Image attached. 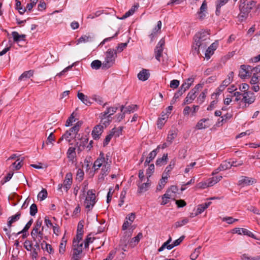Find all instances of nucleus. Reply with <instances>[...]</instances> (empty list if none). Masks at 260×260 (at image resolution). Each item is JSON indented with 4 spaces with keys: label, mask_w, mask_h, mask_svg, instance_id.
Here are the masks:
<instances>
[{
    "label": "nucleus",
    "mask_w": 260,
    "mask_h": 260,
    "mask_svg": "<svg viewBox=\"0 0 260 260\" xmlns=\"http://www.w3.org/2000/svg\"><path fill=\"white\" fill-rule=\"evenodd\" d=\"M73 183V175L71 172L66 174L63 181V188L67 192L71 188Z\"/></svg>",
    "instance_id": "obj_12"
},
{
    "label": "nucleus",
    "mask_w": 260,
    "mask_h": 260,
    "mask_svg": "<svg viewBox=\"0 0 260 260\" xmlns=\"http://www.w3.org/2000/svg\"><path fill=\"white\" fill-rule=\"evenodd\" d=\"M41 230L37 228H33L31 232V236L33 240H37V235L40 232Z\"/></svg>",
    "instance_id": "obj_60"
},
{
    "label": "nucleus",
    "mask_w": 260,
    "mask_h": 260,
    "mask_svg": "<svg viewBox=\"0 0 260 260\" xmlns=\"http://www.w3.org/2000/svg\"><path fill=\"white\" fill-rule=\"evenodd\" d=\"M41 230L37 228H33L31 232V236L33 240H37V235L40 232Z\"/></svg>",
    "instance_id": "obj_61"
},
{
    "label": "nucleus",
    "mask_w": 260,
    "mask_h": 260,
    "mask_svg": "<svg viewBox=\"0 0 260 260\" xmlns=\"http://www.w3.org/2000/svg\"><path fill=\"white\" fill-rule=\"evenodd\" d=\"M150 76L149 71L146 69H143L138 74V78L140 80L145 81L147 80Z\"/></svg>",
    "instance_id": "obj_19"
},
{
    "label": "nucleus",
    "mask_w": 260,
    "mask_h": 260,
    "mask_svg": "<svg viewBox=\"0 0 260 260\" xmlns=\"http://www.w3.org/2000/svg\"><path fill=\"white\" fill-rule=\"evenodd\" d=\"M177 136V134L175 133V131H170L169 133V134L168 135L167 141L170 143V144H171L173 141V140L176 138Z\"/></svg>",
    "instance_id": "obj_40"
},
{
    "label": "nucleus",
    "mask_w": 260,
    "mask_h": 260,
    "mask_svg": "<svg viewBox=\"0 0 260 260\" xmlns=\"http://www.w3.org/2000/svg\"><path fill=\"white\" fill-rule=\"evenodd\" d=\"M209 31L208 30H202L196 34L194 37L195 46H193V54L198 55L200 54V49H205L209 44Z\"/></svg>",
    "instance_id": "obj_1"
},
{
    "label": "nucleus",
    "mask_w": 260,
    "mask_h": 260,
    "mask_svg": "<svg viewBox=\"0 0 260 260\" xmlns=\"http://www.w3.org/2000/svg\"><path fill=\"white\" fill-rule=\"evenodd\" d=\"M81 241L73 240V253L72 258L73 260H79L81 254L82 252L83 243Z\"/></svg>",
    "instance_id": "obj_5"
},
{
    "label": "nucleus",
    "mask_w": 260,
    "mask_h": 260,
    "mask_svg": "<svg viewBox=\"0 0 260 260\" xmlns=\"http://www.w3.org/2000/svg\"><path fill=\"white\" fill-rule=\"evenodd\" d=\"M75 121V118L74 116V113H72L71 115V116L67 119V120L66 122V126H70L72 124V123Z\"/></svg>",
    "instance_id": "obj_58"
},
{
    "label": "nucleus",
    "mask_w": 260,
    "mask_h": 260,
    "mask_svg": "<svg viewBox=\"0 0 260 260\" xmlns=\"http://www.w3.org/2000/svg\"><path fill=\"white\" fill-rule=\"evenodd\" d=\"M180 82L178 80L174 79L172 80L170 82V87L173 89L177 88L179 85Z\"/></svg>",
    "instance_id": "obj_64"
},
{
    "label": "nucleus",
    "mask_w": 260,
    "mask_h": 260,
    "mask_svg": "<svg viewBox=\"0 0 260 260\" xmlns=\"http://www.w3.org/2000/svg\"><path fill=\"white\" fill-rule=\"evenodd\" d=\"M183 94V93L181 91H180V90H178V91L174 94V95L172 100L171 101V105L174 104L175 103V102L176 101L177 99H178Z\"/></svg>",
    "instance_id": "obj_49"
},
{
    "label": "nucleus",
    "mask_w": 260,
    "mask_h": 260,
    "mask_svg": "<svg viewBox=\"0 0 260 260\" xmlns=\"http://www.w3.org/2000/svg\"><path fill=\"white\" fill-rule=\"evenodd\" d=\"M188 222V219L187 218H184L180 221H177L175 223L174 226L176 228L181 227L184 225H185Z\"/></svg>",
    "instance_id": "obj_47"
},
{
    "label": "nucleus",
    "mask_w": 260,
    "mask_h": 260,
    "mask_svg": "<svg viewBox=\"0 0 260 260\" xmlns=\"http://www.w3.org/2000/svg\"><path fill=\"white\" fill-rule=\"evenodd\" d=\"M154 171V165L153 164H151L149 165L148 169L146 171V174L147 175V179H148L149 177H150L151 175L153 173Z\"/></svg>",
    "instance_id": "obj_55"
},
{
    "label": "nucleus",
    "mask_w": 260,
    "mask_h": 260,
    "mask_svg": "<svg viewBox=\"0 0 260 260\" xmlns=\"http://www.w3.org/2000/svg\"><path fill=\"white\" fill-rule=\"evenodd\" d=\"M233 233H236L239 235H247L254 239H256L255 235L250 231L246 229L236 228L233 229Z\"/></svg>",
    "instance_id": "obj_13"
},
{
    "label": "nucleus",
    "mask_w": 260,
    "mask_h": 260,
    "mask_svg": "<svg viewBox=\"0 0 260 260\" xmlns=\"http://www.w3.org/2000/svg\"><path fill=\"white\" fill-rule=\"evenodd\" d=\"M222 177L221 176H216L215 177H213L209 179V181L208 182V184H205L206 186H212L214 184L218 182L221 179Z\"/></svg>",
    "instance_id": "obj_24"
},
{
    "label": "nucleus",
    "mask_w": 260,
    "mask_h": 260,
    "mask_svg": "<svg viewBox=\"0 0 260 260\" xmlns=\"http://www.w3.org/2000/svg\"><path fill=\"white\" fill-rule=\"evenodd\" d=\"M84 172L82 169H78L77 172L76 179L79 181H81L84 178Z\"/></svg>",
    "instance_id": "obj_51"
},
{
    "label": "nucleus",
    "mask_w": 260,
    "mask_h": 260,
    "mask_svg": "<svg viewBox=\"0 0 260 260\" xmlns=\"http://www.w3.org/2000/svg\"><path fill=\"white\" fill-rule=\"evenodd\" d=\"M103 126L101 125H97L94 127L91 133L93 139L96 140L100 139V136L103 132Z\"/></svg>",
    "instance_id": "obj_15"
},
{
    "label": "nucleus",
    "mask_w": 260,
    "mask_h": 260,
    "mask_svg": "<svg viewBox=\"0 0 260 260\" xmlns=\"http://www.w3.org/2000/svg\"><path fill=\"white\" fill-rule=\"evenodd\" d=\"M225 88L221 84L216 89V92H214L212 95L211 98L212 99H217L220 94V93L223 91Z\"/></svg>",
    "instance_id": "obj_32"
},
{
    "label": "nucleus",
    "mask_w": 260,
    "mask_h": 260,
    "mask_svg": "<svg viewBox=\"0 0 260 260\" xmlns=\"http://www.w3.org/2000/svg\"><path fill=\"white\" fill-rule=\"evenodd\" d=\"M165 44V40L164 38H162L158 42L154 49V54L155 58L160 61V57L162 55L164 47Z\"/></svg>",
    "instance_id": "obj_8"
},
{
    "label": "nucleus",
    "mask_w": 260,
    "mask_h": 260,
    "mask_svg": "<svg viewBox=\"0 0 260 260\" xmlns=\"http://www.w3.org/2000/svg\"><path fill=\"white\" fill-rule=\"evenodd\" d=\"M88 141V138H82V141L81 142L79 145H78V143H77L76 145H77V147L78 148V150L81 151L83 149H84L86 144H87Z\"/></svg>",
    "instance_id": "obj_39"
},
{
    "label": "nucleus",
    "mask_w": 260,
    "mask_h": 260,
    "mask_svg": "<svg viewBox=\"0 0 260 260\" xmlns=\"http://www.w3.org/2000/svg\"><path fill=\"white\" fill-rule=\"evenodd\" d=\"M167 181L162 179H160L159 182V184L156 187V190L158 191L161 190L165 186V184Z\"/></svg>",
    "instance_id": "obj_59"
},
{
    "label": "nucleus",
    "mask_w": 260,
    "mask_h": 260,
    "mask_svg": "<svg viewBox=\"0 0 260 260\" xmlns=\"http://www.w3.org/2000/svg\"><path fill=\"white\" fill-rule=\"evenodd\" d=\"M12 35L15 42L18 43L21 41H24L25 40V35H19L17 31H13Z\"/></svg>",
    "instance_id": "obj_20"
},
{
    "label": "nucleus",
    "mask_w": 260,
    "mask_h": 260,
    "mask_svg": "<svg viewBox=\"0 0 260 260\" xmlns=\"http://www.w3.org/2000/svg\"><path fill=\"white\" fill-rule=\"evenodd\" d=\"M103 63L99 60H94L91 63V67L93 69L98 70L101 67L102 68Z\"/></svg>",
    "instance_id": "obj_35"
},
{
    "label": "nucleus",
    "mask_w": 260,
    "mask_h": 260,
    "mask_svg": "<svg viewBox=\"0 0 260 260\" xmlns=\"http://www.w3.org/2000/svg\"><path fill=\"white\" fill-rule=\"evenodd\" d=\"M211 202H206L204 204L199 205L198 206L194 216H197L201 214L206 209H207L211 204Z\"/></svg>",
    "instance_id": "obj_18"
},
{
    "label": "nucleus",
    "mask_w": 260,
    "mask_h": 260,
    "mask_svg": "<svg viewBox=\"0 0 260 260\" xmlns=\"http://www.w3.org/2000/svg\"><path fill=\"white\" fill-rule=\"evenodd\" d=\"M255 100V96L252 92L249 91L243 93L242 101L245 104H251L254 102Z\"/></svg>",
    "instance_id": "obj_9"
},
{
    "label": "nucleus",
    "mask_w": 260,
    "mask_h": 260,
    "mask_svg": "<svg viewBox=\"0 0 260 260\" xmlns=\"http://www.w3.org/2000/svg\"><path fill=\"white\" fill-rule=\"evenodd\" d=\"M223 221H226L228 224H232L238 220V219L233 218L232 217H224L222 218Z\"/></svg>",
    "instance_id": "obj_57"
},
{
    "label": "nucleus",
    "mask_w": 260,
    "mask_h": 260,
    "mask_svg": "<svg viewBox=\"0 0 260 260\" xmlns=\"http://www.w3.org/2000/svg\"><path fill=\"white\" fill-rule=\"evenodd\" d=\"M256 182V180L252 178H250L246 176H241L238 181V185L244 186L252 185Z\"/></svg>",
    "instance_id": "obj_10"
},
{
    "label": "nucleus",
    "mask_w": 260,
    "mask_h": 260,
    "mask_svg": "<svg viewBox=\"0 0 260 260\" xmlns=\"http://www.w3.org/2000/svg\"><path fill=\"white\" fill-rule=\"evenodd\" d=\"M212 46H210L206 50L205 55V57L209 59L211 56L213 54L214 51L216 49L215 48H212Z\"/></svg>",
    "instance_id": "obj_43"
},
{
    "label": "nucleus",
    "mask_w": 260,
    "mask_h": 260,
    "mask_svg": "<svg viewBox=\"0 0 260 260\" xmlns=\"http://www.w3.org/2000/svg\"><path fill=\"white\" fill-rule=\"evenodd\" d=\"M114 135L112 133V132H110V134L106 137L103 142V146L104 147H105L109 144V142L110 141L111 138Z\"/></svg>",
    "instance_id": "obj_56"
},
{
    "label": "nucleus",
    "mask_w": 260,
    "mask_h": 260,
    "mask_svg": "<svg viewBox=\"0 0 260 260\" xmlns=\"http://www.w3.org/2000/svg\"><path fill=\"white\" fill-rule=\"evenodd\" d=\"M67 155L69 160L73 162L74 158L76 156L75 148L74 147H70L67 151Z\"/></svg>",
    "instance_id": "obj_26"
},
{
    "label": "nucleus",
    "mask_w": 260,
    "mask_h": 260,
    "mask_svg": "<svg viewBox=\"0 0 260 260\" xmlns=\"http://www.w3.org/2000/svg\"><path fill=\"white\" fill-rule=\"evenodd\" d=\"M92 37L90 36H82L78 40L79 43H86L91 41Z\"/></svg>",
    "instance_id": "obj_42"
},
{
    "label": "nucleus",
    "mask_w": 260,
    "mask_h": 260,
    "mask_svg": "<svg viewBox=\"0 0 260 260\" xmlns=\"http://www.w3.org/2000/svg\"><path fill=\"white\" fill-rule=\"evenodd\" d=\"M44 226L42 227V229L39 233L37 235V240L35 241H38L41 242L42 240H48V237L45 236L43 233Z\"/></svg>",
    "instance_id": "obj_34"
},
{
    "label": "nucleus",
    "mask_w": 260,
    "mask_h": 260,
    "mask_svg": "<svg viewBox=\"0 0 260 260\" xmlns=\"http://www.w3.org/2000/svg\"><path fill=\"white\" fill-rule=\"evenodd\" d=\"M47 191L46 189H43L38 194V198L40 201L45 200L47 197Z\"/></svg>",
    "instance_id": "obj_38"
},
{
    "label": "nucleus",
    "mask_w": 260,
    "mask_h": 260,
    "mask_svg": "<svg viewBox=\"0 0 260 260\" xmlns=\"http://www.w3.org/2000/svg\"><path fill=\"white\" fill-rule=\"evenodd\" d=\"M24 247L27 251H31L32 248V241L26 240L24 242Z\"/></svg>",
    "instance_id": "obj_52"
},
{
    "label": "nucleus",
    "mask_w": 260,
    "mask_h": 260,
    "mask_svg": "<svg viewBox=\"0 0 260 260\" xmlns=\"http://www.w3.org/2000/svg\"><path fill=\"white\" fill-rule=\"evenodd\" d=\"M252 74V67L249 65H241L239 70V76L243 79L251 76Z\"/></svg>",
    "instance_id": "obj_7"
},
{
    "label": "nucleus",
    "mask_w": 260,
    "mask_h": 260,
    "mask_svg": "<svg viewBox=\"0 0 260 260\" xmlns=\"http://www.w3.org/2000/svg\"><path fill=\"white\" fill-rule=\"evenodd\" d=\"M207 11V4L206 1H204L199 9L198 12H197V14L198 15V19L202 21L203 20L206 16Z\"/></svg>",
    "instance_id": "obj_11"
},
{
    "label": "nucleus",
    "mask_w": 260,
    "mask_h": 260,
    "mask_svg": "<svg viewBox=\"0 0 260 260\" xmlns=\"http://www.w3.org/2000/svg\"><path fill=\"white\" fill-rule=\"evenodd\" d=\"M100 156L101 157L98 158L94 162L93 168L95 171L98 170L105 161V158L104 157V153L101 152Z\"/></svg>",
    "instance_id": "obj_17"
},
{
    "label": "nucleus",
    "mask_w": 260,
    "mask_h": 260,
    "mask_svg": "<svg viewBox=\"0 0 260 260\" xmlns=\"http://www.w3.org/2000/svg\"><path fill=\"white\" fill-rule=\"evenodd\" d=\"M176 159L175 158L172 159L169 165L166 168L165 170H167L168 172H170L174 168L176 164Z\"/></svg>",
    "instance_id": "obj_46"
},
{
    "label": "nucleus",
    "mask_w": 260,
    "mask_h": 260,
    "mask_svg": "<svg viewBox=\"0 0 260 260\" xmlns=\"http://www.w3.org/2000/svg\"><path fill=\"white\" fill-rule=\"evenodd\" d=\"M160 148V145H158L156 149H154L149 154L148 156L146 158V159L150 162L152 161L156 156L157 153L159 152Z\"/></svg>",
    "instance_id": "obj_23"
},
{
    "label": "nucleus",
    "mask_w": 260,
    "mask_h": 260,
    "mask_svg": "<svg viewBox=\"0 0 260 260\" xmlns=\"http://www.w3.org/2000/svg\"><path fill=\"white\" fill-rule=\"evenodd\" d=\"M138 193H142L148 190V188L150 186V184L149 183H144L141 185L140 184H138Z\"/></svg>",
    "instance_id": "obj_29"
},
{
    "label": "nucleus",
    "mask_w": 260,
    "mask_h": 260,
    "mask_svg": "<svg viewBox=\"0 0 260 260\" xmlns=\"http://www.w3.org/2000/svg\"><path fill=\"white\" fill-rule=\"evenodd\" d=\"M77 96L79 100H80L84 104L87 106H90L92 103L90 101L89 98L84 95L83 93L78 92Z\"/></svg>",
    "instance_id": "obj_21"
},
{
    "label": "nucleus",
    "mask_w": 260,
    "mask_h": 260,
    "mask_svg": "<svg viewBox=\"0 0 260 260\" xmlns=\"http://www.w3.org/2000/svg\"><path fill=\"white\" fill-rule=\"evenodd\" d=\"M255 4L256 2L255 1H251L248 2L246 5L244 4L243 6L240 5L239 6L240 10V14L239 15V17L241 18L242 20L246 18L248 13L250 12L251 10L255 5Z\"/></svg>",
    "instance_id": "obj_3"
},
{
    "label": "nucleus",
    "mask_w": 260,
    "mask_h": 260,
    "mask_svg": "<svg viewBox=\"0 0 260 260\" xmlns=\"http://www.w3.org/2000/svg\"><path fill=\"white\" fill-rule=\"evenodd\" d=\"M202 247L201 246H198L197 248H196L194 251L190 254V259L191 260H196L199 254L201 253V249Z\"/></svg>",
    "instance_id": "obj_31"
},
{
    "label": "nucleus",
    "mask_w": 260,
    "mask_h": 260,
    "mask_svg": "<svg viewBox=\"0 0 260 260\" xmlns=\"http://www.w3.org/2000/svg\"><path fill=\"white\" fill-rule=\"evenodd\" d=\"M38 212L37 206L35 204H32L30 207V215L35 216Z\"/></svg>",
    "instance_id": "obj_54"
},
{
    "label": "nucleus",
    "mask_w": 260,
    "mask_h": 260,
    "mask_svg": "<svg viewBox=\"0 0 260 260\" xmlns=\"http://www.w3.org/2000/svg\"><path fill=\"white\" fill-rule=\"evenodd\" d=\"M38 0H30V3H28L26 5V10L28 12H30L31 11L33 7L36 5Z\"/></svg>",
    "instance_id": "obj_48"
},
{
    "label": "nucleus",
    "mask_w": 260,
    "mask_h": 260,
    "mask_svg": "<svg viewBox=\"0 0 260 260\" xmlns=\"http://www.w3.org/2000/svg\"><path fill=\"white\" fill-rule=\"evenodd\" d=\"M34 71L32 70L25 71L19 77V80H24L26 79H28L32 77Z\"/></svg>",
    "instance_id": "obj_27"
},
{
    "label": "nucleus",
    "mask_w": 260,
    "mask_h": 260,
    "mask_svg": "<svg viewBox=\"0 0 260 260\" xmlns=\"http://www.w3.org/2000/svg\"><path fill=\"white\" fill-rule=\"evenodd\" d=\"M32 223H33V219L32 218H31L28 221V222L26 224V225H25L23 229L22 230H21V231L17 233V235H19L21 233H24L25 232H28V229L30 228V227L31 226Z\"/></svg>",
    "instance_id": "obj_45"
},
{
    "label": "nucleus",
    "mask_w": 260,
    "mask_h": 260,
    "mask_svg": "<svg viewBox=\"0 0 260 260\" xmlns=\"http://www.w3.org/2000/svg\"><path fill=\"white\" fill-rule=\"evenodd\" d=\"M209 119L203 118L199 121V122L196 124V127L198 129H202L203 128H206L208 126L205 124V122L208 121Z\"/></svg>",
    "instance_id": "obj_28"
},
{
    "label": "nucleus",
    "mask_w": 260,
    "mask_h": 260,
    "mask_svg": "<svg viewBox=\"0 0 260 260\" xmlns=\"http://www.w3.org/2000/svg\"><path fill=\"white\" fill-rule=\"evenodd\" d=\"M117 57V52L114 49L109 48L105 53V60L103 63L102 69L106 70L112 67Z\"/></svg>",
    "instance_id": "obj_2"
},
{
    "label": "nucleus",
    "mask_w": 260,
    "mask_h": 260,
    "mask_svg": "<svg viewBox=\"0 0 260 260\" xmlns=\"http://www.w3.org/2000/svg\"><path fill=\"white\" fill-rule=\"evenodd\" d=\"M96 203V197L92 190H89L87 192V197L84 201L85 208L90 211Z\"/></svg>",
    "instance_id": "obj_4"
},
{
    "label": "nucleus",
    "mask_w": 260,
    "mask_h": 260,
    "mask_svg": "<svg viewBox=\"0 0 260 260\" xmlns=\"http://www.w3.org/2000/svg\"><path fill=\"white\" fill-rule=\"evenodd\" d=\"M196 96V93H194L192 90H190L188 93L186 97L185 98L182 105H185L191 104L192 102V101L195 99Z\"/></svg>",
    "instance_id": "obj_16"
},
{
    "label": "nucleus",
    "mask_w": 260,
    "mask_h": 260,
    "mask_svg": "<svg viewBox=\"0 0 260 260\" xmlns=\"http://www.w3.org/2000/svg\"><path fill=\"white\" fill-rule=\"evenodd\" d=\"M21 212H18L15 215L9 217L8 219L7 226L8 228H4V231L6 232V235L10 238L11 237V228L13 223L18 221L21 217Z\"/></svg>",
    "instance_id": "obj_6"
},
{
    "label": "nucleus",
    "mask_w": 260,
    "mask_h": 260,
    "mask_svg": "<svg viewBox=\"0 0 260 260\" xmlns=\"http://www.w3.org/2000/svg\"><path fill=\"white\" fill-rule=\"evenodd\" d=\"M137 108L138 106L137 105H131L126 107L124 111H126V113L134 112L135 111L137 110Z\"/></svg>",
    "instance_id": "obj_53"
},
{
    "label": "nucleus",
    "mask_w": 260,
    "mask_h": 260,
    "mask_svg": "<svg viewBox=\"0 0 260 260\" xmlns=\"http://www.w3.org/2000/svg\"><path fill=\"white\" fill-rule=\"evenodd\" d=\"M219 166L220 167L222 171L230 169L231 168V162L226 161H223Z\"/></svg>",
    "instance_id": "obj_50"
},
{
    "label": "nucleus",
    "mask_w": 260,
    "mask_h": 260,
    "mask_svg": "<svg viewBox=\"0 0 260 260\" xmlns=\"http://www.w3.org/2000/svg\"><path fill=\"white\" fill-rule=\"evenodd\" d=\"M208 90L207 89H205L204 90L203 92H202L200 95L198 96L197 99V101L200 104H202L206 98V94H207Z\"/></svg>",
    "instance_id": "obj_33"
},
{
    "label": "nucleus",
    "mask_w": 260,
    "mask_h": 260,
    "mask_svg": "<svg viewBox=\"0 0 260 260\" xmlns=\"http://www.w3.org/2000/svg\"><path fill=\"white\" fill-rule=\"evenodd\" d=\"M16 6L15 8L16 10H17L19 11V13L20 14H23L26 11V8H23L21 6V2L19 0H16Z\"/></svg>",
    "instance_id": "obj_30"
},
{
    "label": "nucleus",
    "mask_w": 260,
    "mask_h": 260,
    "mask_svg": "<svg viewBox=\"0 0 260 260\" xmlns=\"http://www.w3.org/2000/svg\"><path fill=\"white\" fill-rule=\"evenodd\" d=\"M233 115L231 113H227L226 114L221 116V122H225L227 120L230 119L232 117Z\"/></svg>",
    "instance_id": "obj_62"
},
{
    "label": "nucleus",
    "mask_w": 260,
    "mask_h": 260,
    "mask_svg": "<svg viewBox=\"0 0 260 260\" xmlns=\"http://www.w3.org/2000/svg\"><path fill=\"white\" fill-rule=\"evenodd\" d=\"M142 237V233H139L137 236L131 239V241L129 242V246H131L132 247H134L135 246H136Z\"/></svg>",
    "instance_id": "obj_22"
},
{
    "label": "nucleus",
    "mask_w": 260,
    "mask_h": 260,
    "mask_svg": "<svg viewBox=\"0 0 260 260\" xmlns=\"http://www.w3.org/2000/svg\"><path fill=\"white\" fill-rule=\"evenodd\" d=\"M110 164L107 162V164H105L102 169L101 174L103 176H106L110 170Z\"/></svg>",
    "instance_id": "obj_41"
},
{
    "label": "nucleus",
    "mask_w": 260,
    "mask_h": 260,
    "mask_svg": "<svg viewBox=\"0 0 260 260\" xmlns=\"http://www.w3.org/2000/svg\"><path fill=\"white\" fill-rule=\"evenodd\" d=\"M128 41L126 43H121L118 44V46L116 47V52H121L124 48H125L128 44Z\"/></svg>",
    "instance_id": "obj_44"
},
{
    "label": "nucleus",
    "mask_w": 260,
    "mask_h": 260,
    "mask_svg": "<svg viewBox=\"0 0 260 260\" xmlns=\"http://www.w3.org/2000/svg\"><path fill=\"white\" fill-rule=\"evenodd\" d=\"M123 129V126H119L118 128L114 127L111 130V132H112L114 136H115L116 137H118L120 135L122 134Z\"/></svg>",
    "instance_id": "obj_36"
},
{
    "label": "nucleus",
    "mask_w": 260,
    "mask_h": 260,
    "mask_svg": "<svg viewBox=\"0 0 260 260\" xmlns=\"http://www.w3.org/2000/svg\"><path fill=\"white\" fill-rule=\"evenodd\" d=\"M168 153L164 154L160 158H158L156 161V166H161L167 164L168 161Z\"/></svg>",
    "instance_id": "obj_25"
},
{
    "label": "nucleus",
    "mask_w": 260,
    "mask_h": 260,
    "mask_svg": "<svg viewBox=\"0 0 260 260\" xmlns=\"http://www.w3.org/2000/svg\"><path fill=\"white\" fill-rule=\"evenodd\" d=\"M64 139L69 143H70L71 139H73V135L69 131H67L64 134Z\"/></svg>",
    "instance_id": "obj_63"
},
{
    "label": "nucleus",
    "mask_w": 260,
    "mask_h": 260,
    "mask_svg": "<svg viewBox=\"0 0 260 260\" xmlns=\"http://www.w3.org/2000/svg\"><path fill=\"white\" fill-rule=\"evenodd\" d=\"M94 239V237H91V234H88L84 241V247L85 248H88L89 243H92Z\"/></svg>",
    "instance_id": "obj_37"
},
{
    "label": "nucleus",
    "mask_w": 260,
    "mask_h": 260,
    "mask_svg": "<svg viewBox=\"0 0 260 260\" xmlns=\"http://www.w3.org/2000/svg\"><path fill=\"white\" fill-rule=\"evenodd\" d=\"M84 221L81 220L79 222L77 229V234L76 238L74 239V240L82 241L83 235L84 233L83 227H84Z\"/></svg>",
    "instance_id": "obj_14"
}]
</instances>
